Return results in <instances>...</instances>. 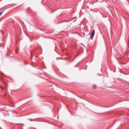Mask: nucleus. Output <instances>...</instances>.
Here are the masks:
<instances>
[{"label":"nucleus","instance_id":"f257e3e1","mask_svg":"<svg viewBox=\"0 0 129 129\" xmlns=\"http://www.w3.org/2000/svg\"><path fill=\"white\" fill-rule=\"evenodd\" d=\"M94 32H95V30L94 29H93L92 32V33L91 34L90 36V39L91 40H92L93 39V38L94 36Z\"/></svg>","mask_w":129,"mask_h":129},{"label":"nucleus","instance_id":"f03ea898","mask_svg":"<svg viewBox=\"0 0 129 129\" xmlns=\"http://www.w3.org/2000/svg\"><path fill=\"white\" fill-rule=\"evenodd\" d=\"M4 10L0 12V16L2 15L3 14V12L4 11Z\"/></svg>","mask_w":129,"mask_h":129},{"label":"nucleus","instance_id":"7ed1b4c3","mask_svg":"<svg viewBox=\"0 0 129 129\" xmlns=\"http://www.w3.org/2000/svg\"><path fill=\"white\" fill-rule=\"evenodd\" d=\"M96 86L95 85H94L93 86V88H96Z\"/></svg>","mask_w":129,"mask_h":129},{"label":"nucleus","instance_id":"20e7f679","mask_svg":"<svg viewBox=\"0 0 129 129\" xmlns=\"http://www.w3.org/2000/svg\"><path fill=\"white\" fill-rule=\"evenodd\" d=\"M33 57V56H31V59H32V57Z\"/></svg>","mask_w":129,"mask_h":129}]
</instances>
